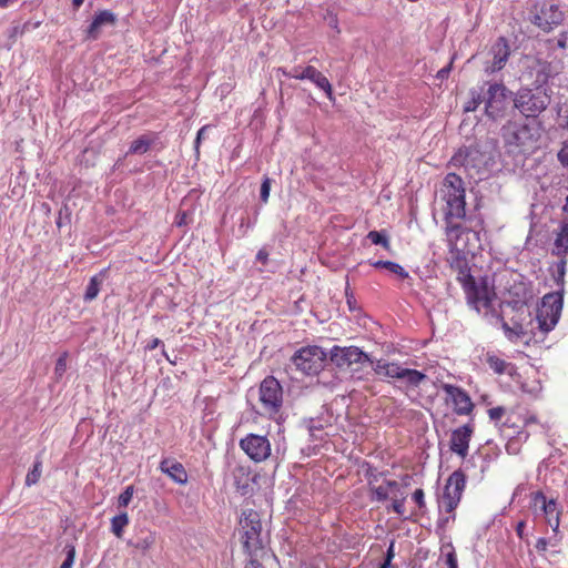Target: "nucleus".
Returning a JSON list of instances; mask_svg holds the SVG:
<instances>
[{
    "label": "nucleus",
    "instance_id": "5701e85b",
    "mask_svg": "<svg viewBox=\"0 0 568 568\" xmlns=\"http://www.w3.org/2000/svg\"><path fill=\"white\" fill-rule=\"evenodd\" d=\"M551 254L558 257L568 255V219L561 223L560 230L556 234Z\"/></svg>",
    "mask_w": 568,
    "mask_h": 568
},
{
    "label": "nucleus",
    "instance_id": "2eb2a0df",
    "mask_svg": "<svg viewBox=\"0 0 568 568\" xmlns=\"http://www.w3.org/2000/svg\"><path fill=\"white\" fill-rule=\"evenodd\" d=\"M534 507H539L546 518L547 524L552 528L554 531L558 530L560 510L555 499L547 500L542 491H536L532 494Z\"/></svg>",
    "mask_w": 568,
    "mask_h": 568
},
{
    "label": "nucleus",
    "instance_id": "72a5a7b5",
    "mask_svg": "<svg viewBox=\"0 0 568 568\" xmlns=\"http://www.w3.org/2000/svg\"><path fill=\"white\" fill-rule=\"evenodd\" d=\"M41 466H42L41 460H39L37 458V460L33 464V468L27 474V477H26L27 486L36 485L39 481V479L41 477Z\"/></svg>",
    "mask_w": 568,
    "mask_h": 568
},
{
    "label": "nucleus",
    "instance_id": "f704fd0d",
    "mask_svg": "<svg viewBox=\"0 0 568 568\" xmlns=\"http://www.w3.org/2000/svg\"><path fill=\"white\" fill-rule=\"evenodd\" d=\"M487 363L489 367L497 374H504L508 366V364L504 359L494 355L487 357Z\"/></svg>",
    "mask_w": 568,
    "mask_h": 568
},
{
    "label": "nucleus",
    "instance_id": "1a4fd4ad",
    "mask_svg": "<svg viewBox=\"0 0 568 568\" xmlns=\"http://www.w3.org/2000/svg\"><path fill=\"white\" fill-rule=\"evenodd\" d=\"M509 91L504 84L491 83L487 91H484L485 113L488 118L497 120L501 118L507 109Z\"/></svg>",
    "mask_w": 568,
    "mask_h": 568
},
{
    "label": "nucleus",
    "instance_id": "f8f14e48",
    "mask_svg": "<svg viewBox=\"0 0 568 568\" xmlns=\"http://www.w3.org/2000/svg\"><path fill=\"white\" fill-rule=\"evenodd\" d=\"M564 20V12L557 4L542 2L535 7L531 22L545 32L551 31Z\"/></svg>",
    "mask_w": 568,
    "mask_h": 568
},
{
    "label": "nucleus",
    "instance_id": "e433bc0d",
    "mask_svg": "<svg viewBox=\"0 0 568 568\" xmlns=\"http://www.w3.org/2000/svg\"><path fill=\"white\" fill-rule=\"evenodd\" d=\"M442 550H448L446 552V565L448 566V568H458L457 557L453 544L448 542L444 545Z\"/></svg>",
    "mask_w": 568,
    "mask_h": 568
},
{
    "label": "nucleus",
    "instance_id": "6e6552de",
    "mask_svg": "<svg viewBox=\"0 0 568 568\" xmlns=\"http://www.w3.org/2000/svg\"><path fill=\"white\" fill-rule=\"evenodd\" d=\"M464 288L466 293L467 303L476 310L478 313L485 310L487 313L491 307V296L495 295L490 291L486 280H483L479 284L476 283L471 275H468L464 282Z\"/></svg>",
    "mask_w": 568,
    "mask_h": 568
},
{
    "label": "nucleus",
    "instance_id": "a19ab883",
    "mask_svg": "<svg viewBox=\"0 0 568 568\" xmlns=\"http://www.w3.org/2000/svg\"><path fill=\"white\" fill-rule=\"evenodd\" d=\"M270 191H271V179L265 176L261 184V191H260V199L263 203H266L268 201Z\"/></svg>",
    "mask_w": 568,
    "mask_h": 568
},
{
    "label": "nucleus",
    "instance_id": "bb28decb",
    "mask_svg": "<svg viewBox=\"0 0 568 568\" xmlns=\"http://www.w3.org/2000/svg\"><path fill=\"white\" fill-rule=\"evenodd\" d=\"M106 273L108 270H102L98 275L91 277L90 283L87 286L84 293V301L91 302L98 296L100 292V286L103 282V278L106 276Z\"/></svg>",
    "mask_w": 568,
    "mask_h": 568
},
{
    "label": "nucleus",
    "instance_id": "2f4dec72",
    "mask_svg": "<svg viewBox=\"0 0 568 568\" xmlns=\"http://www.w3.org/2000/svg\"><path fill=\"white\" fill-rule=\"evenodd\" d=\"M129 524V517L126 513H122L118 516H114L111 520V529L112 532L118 537L121 538L123 535L124 527Z\"/></svg>",
    "mask_w": 568,
    "mask_h": 568
},
{
    "label": "nucleus",
    "instance_id": "49530a36",
    "mask_svg": "<svg viewBox=\"0 0 568 568\" xmlns=\"http://www.w3.org/2000/svg\"><path fill=\"white\" fill-rule=\"evenodd\" d=\"M404 500L405 498H400V499H396L394 498L393 499V504H392V508L395 513H397L398 515L403 516L404 515Z\"/></svg>",
    "mask_w": 568,
    "mask_h": 568
},
{
    "label": "nucleus",
    "instance_id": "a211bd4d",
    "mask_svg": "<svg viewBox=\"0 0 568 568\" xmlns=\"http://www.w3.org/2000/svg\"><path fill=\"white\" fill-rule=\"evenodd\" d=\"M473 427L466 424L452 433L450 449L452 452L465 457L468 454L469 442L473 435Z\"/></svg>",
    "mask_w": 568,
    "mask_h": 568
},
{
    "label": "nucleus",
    "instance_id": "f03ea898",
    "mask_svg": "<svg viewBox=\"0 0 568 568\" xmlns=\"http://www.w3.org/2000/svg\"><path fill=\"white\" fill-rule=\"evenodd\" d=\"M449 163L456 168H464L470 179L481 180L493 165L494 158L485 145L475 143L459 148Z\"/></svg>",
    "mask_w": 568,
    "mask_h": 568
},
{
    "label": "nucleus",
    "instance_id": "412c9836",
    "mask_svg": "<svg viewBox=\"0 0 568 568\" xmlns=\"http://www.w3.org/2000/svg\"><path fill=\"white\" fill-rule=\"evenodd\" d=\"M160 469L178 484L183 485L187 483V473L184 466L176 460L163 459L160 464Z\"/></svg>",
    "mask_w": 568,
    "mask_h": 568
},
{
    "label": "nucleus",
    "instance_id": "774afa93",
    "mask_svg": "<svg viewBox=\"0 0 568 568\" xmlns=\"http://www.w3.org/2000/svg\"><path fill=\"white\" fill-rule=\"evenodd\" d=\"M562 210H564L565 212H568V196L566 197V203H565V205H564Z\"/></svg>",
    "mask_w": 568,
    "mask_h": 568
},
{
    "label": "nucleus",
    "instance_id": "9b49d317",
    "mask_svg": "<svg viewBox=\"0 0 568 568\" xmlns=\"http://www.w3.org/2000/svg\"><path fill=\"white\" fill-rule=\"evenodd\" d=\"M331 361L339 368H348L353 364H368L369 366L374 364V361L369 357V355L356 346H334L331 349Z\"/></svg>",
    "mask_w": 568,
    "mask_h": 568
},
{
    "label": "nucleus",
    "instance_id": "0eeeda50",
    "mask_svg": "<svg viewBox=\"0 0 568 568\" xmlns=\"http://www.w3.org/2000/svg\"><path fill=\"white\" fill-rule=\"evenodd\" d=\"M327 354L320 346L302 347L292 356L296 369L305 375H315L321 372Z\"/></svg>",
    "mask_w": 568,
    "mask_h": 568
},
{
    "label": "nucleus",
    "instance_id": "9d476101",
    "mask_svg": "<svg viewBox=\"0 0 568 568\" xmlns=\"http://www.w3.org/2000/svg\"><path fill=\"white\" fill-rule=\"evenodd\" d=\"M465 485L466 476L460 469L455 470L448 477L440 501L442 507H444L447 513H453L458 506Z\"/></svg>",
    "mask_w": 568,
    "mask_h": 568
},
{
    "label": "nucleus",
    "instance_id": "6e6d98bb",
    "mask_svg": "<svg viewBox=\"0 0 568 568\" xmlns=\"http://www.w3.org/2000/svg\"><path fill=\"white\" fill-rule=\"evenodd\" d=\"M525 527H526L525 521H519V523L517 524V526H516V532H517V535H518L520 538H523V534H524V529H525Z\"/></svg>",
    "mask_w": 568,
    "mask_h": 568
},
{
    "label": "nucleus",
    "instance_id": "cd10ccee",
    "mask_svg": "<svg viewBox=\"0 0 568 568\" xmlns=\"http://www.w3.org/2000/svg\"><path fill=\"white\" fill-rule=\"evenodd\" d=\"M234 477V486L236 487L237 491H240L242 495H246L250 489V474L243 468L237 467L233 471Z\"/></svg>",
    "mask_w": 568,
    "mask_h": 568
},
{
    "label": "nucleus",
    "instance_id": "423d86ee",
    "mask_svg": "<svg viewBox=\"0 0 568 568\" xmlns=\"http://www.w3.org/2000/svg\"><path fill=\"white\" fill-rule=\"evenodd\" d=\"M562 292L548 293L542 297L536 316L541 332L548 333L556 326L562 311Z\"/></svg>",
    "mask_w": 568,
    "mask_h": 568
},
{
    "label": "nucleus",
    "instance_id": "473e14b6",
    "mask_svg": "<svg viewBox=\"0 0 568 568\" xmlns=\"http://www.w3.org/2000/svg\"><path fill=\"white\" fill-rule=\"evenodd\" d=\"M560 260L556 263V275H554V280L559 287L557 292L564 293V285H565V275H566V265L567 260L566 257H559Z\"/></svg>",
    "mask_w": 568,
    "mask_h": 568
},
{
    "label": "nucleus",
    "instance_id": "5fc2aeb1",
    "mask_svg": "<svg viewBox=\"0 0 568 568\" xmlns=\"http://www.w3.org/2000/svg\"><path fill=\"white\" fill-rule=\"evenodd\" d=\"M160 344H162L161 339L159 338H153L148 345H146V348L149 351H152V349H155Z\"/></svg>",
    "mask_w": 568,
    "mask_h": 568
},
{
    "label": "nucleus",
    "instance_id": "20e7f679",
    "mask_svg": "<svg viewBox=\"0 0 568 568\" xmlns=\"http://www.w3.org/2000/svg\"><path fill=\"white\" fill-rule=\"evenodd\" d=\"M514 106L525 118H537L551 102V94L547 89L520 88L514 97Z\"/></svg>",
    "mask_w": 568,
    "mask_h": 568
},
{
    "label": "nucleus",
    "instance_id": "0e129e2a",
    "mask_svg": "<svg viewBox=\"0 0 568 568\" xmlns=\"http://www.w3.org/2000/svg\"><path fill=\"white\" fill-rule=\"evenodd\" d=\"M83 1H84V0H73V1H72V2H73V7H74L75 9L80 8V7L82 6Z\"/></svg>",
    "mask_w": 568,
    "mask_h": 568
},
{
    "label": "nucleus",
    "instance_id": "4c0bfd02",
    "mask_svg": "<svg viewBox=\"0 0 568 568\" xmlns=\"http://www.w3.org/2000/svg\"><path fill=\"white\" fill-rule=\"evenodd\" d=\"M63 550L65 552V559L60 568H72L75 558V547L68 544Z\"/></svg>",
    "mask_w": 568,
    "mask_h": 568
},
{
    "label": "nucleus",
    "instance_id": "ddd939ff",
    "mask_svg": "<svg viewBox=\"0 0 568 568\" xmlns=\"http://www.w3.org/2000/svg\"><path fill=\"white\" fill-rule=\"evenodd\" d=\"M282 386L272 376L266 377L260 387V399L264 409L274 414L277 413L282 406Z\"/></svg>",
    "mask_w": 568,
    "mask_h": 568
},
{
    "label": "nucleus",
    "instance_id": "13d9d810",
    "mask_svg": "<svg viewBox=\"0 0 568 568\" xmlns=\"http://www.w3.org/2000/svg\"><path fill=\"white\" fill-rule=\"evenodd\" d=\"M20 0H0V7L1 8H8L10 6H13L18 3Z\"/></svg>",
    "mask_w": 568,
    "mask_h": 568
},
{
    "label": "nucleus",
    "instance_id": "e2e57ef3",
    "mask_svg": "<svg viewBox=\"0 0 568 568\" xmlns=\"http://www.w3.org/2000/svg\"><path fill=\"white\" fill-rule=\"evenodd\" d=\"M448 521H449V518H448V517H446V518H440V519H439V521H438V526H439L440 528H444V527L447 525V523H448Z\"/></svg>",
    "mask_w": 568,
    "mask_h": 568
},
{
    "label": "nucleus",
    "instance_id": "69168bd1",
    "mask_svg": "<svg viewBox=\"0 0 568 568\" xmlns=\"http://www.w3.org/2000/svg\"><path fill=\"white\" fill-rule=\"evenodd\" d=\"M379 568H390V561H388V559L385 558V561L381 565Z\"/></svg>",
    "mask_w": 568,
    "mask_h": 568
},
{
    "label": "nucleus",
    "instance_id": "603ef678",
    "mask_svg": "<svg viewBox=\"0 0 568 568\" xmlns=\"http://www.w3.org/2000/svg\"><path fill=\"white\" fill-rule=\"evenodd\" d=\"M503 328L506 331V332H515L516 334H520L523 333V327L520 325H516L515 328H510L509 325L504 322L503 323Z\"/></svg>",
    "mask_w": 568,
    "mask_h": 568
},
{
    "label": "nucleus",
    "instance_id": "393cba45",
    "mask_svg": "<svg viewBox=\"0 0 568 568\" xmlns=\"http://www.w3.org/2000/svg\"><path fill=\"white\" fill-rule=\"evenodd\" d=\"M374 372L379 376H385L389 378H397L400 377V369L402 367L398 364L395 363H388L386 361L379 359L374 362L372 365Z\"/></svg>",
    "mask_w": 568,
    "mask_h": 568
},
{
    "label": "nucleus",
    "instance_id": "ea45409f",
    "mask_svg": "<svg viewBox=\"0 0 568 568\" xmlns=\"http://www.w3.org/2000/svg\"><path fill=\"white\" fill-rule=\"evenodd\" d=\"M67 371V354L64 353L63 355H61L57 363H55V367H54V375L57 376V378H61L63 376V374L65 373Z\"/></svg>",
    "mask_w": 568,
    "mask_h": 568
},
{
    "label": "nucleus",
    "instance_id": "58836bf2",
    "mask_svg": "<svg viewBox=\"0 0 568 568\" xmlns=\"http://www.w3.org/2000/svg\"><path fill=\"white\" fill-rule=\"evenodd\" d=\"M133 497V486H128L125 490L119 496V507H126Z\"/></svg>",
    "mask_w": 568,
    "mask_h": 568
},
{
    "label": "nucleus",
    "instance_id": "bf43d9fd",
    "mask_svg": "<svg viewBox=\"0 0 568 568\" xmlns=\"http://www.w3.org/2000/svg\"><path fill=\"white\" fill-rule=\"evenodd\" d=\"M283 73L287 77H293L296 79V75H301V72H300V68H294L291 72H285L283 71Z\"/></svg>",
    "mask_w": 568,
    "mask_h": 568
},
{
    "label": "nucleus",
    "instance_id": "052dcab7",
    "mask_svg": "<svg viewBox=\"0 0 568 568\" xmlns=\"http://www.w3.org/2000/svg\"><path fill=\"white\" fill-rule=\"evenodd\" d=\"M386 486L390 489H399V484L396 480H387Z\"/></svg>",
    "mask_w": 568,
    "mask_h": 568
},
{
    "label": "nucleus",
    "instance_id": "09e8293b",
    "mask_svg": "<svg viewBox=\"0 0 568 568\" xmlns=\"http://www.w3.org/2000/svg\"><path fill=\"white\" fill-rule=\"evenodd\" d=\"M206 129H207V125L202 126V128L199 130L197 134H196V139H195V151H196V153H197V154H199L200 143H201L202 139L204 138V133H205Z\"/></svg>",
    "mask_w": 568,
    "mask_h": 568
},
{
    "label": "nucleus",
    "instance_id": "7c9ffc66",
    "mask_svg": "<svg viewBox=\"0 0 568 568\" xmlns=\"http://www.w3.org/2000/svg\"><path fill=\"white\" fill-rule=\"evenodd\" d=\"M470 100L466 103L464 110L465 112H473L475 111L480 103L485 102L486 95H484V89L480 88L479 90L473 89L469 92Z\"/></svg>",
    "mask_w": 568,
    "mask_h": 568
},
{
    "label": "nucleus",
    "instance_id": "c85d7f7f",
    "mask_svg": "<svg viewBox=\"0 0 568 568\" xmlns=\"http://www.w3.org/2000/svg\"><path fill=\"white\" fill-rule=\"evenodd\" d=\"M399 379L405 381L408 385L418 386L420 382L426 379V375L416 369L403 368L400 369Z\"/></svg>",
    "mask_w": 568,
    "mask_h": 568
},
{
    "label": "nucleus",
    "instance_id": "c03bdc74",
    "mask_svg": "<svg viewBox=\"0 0 568 568\" xmlns=\"http://www.w3.org/2000/svg\"><path fill=\"white\" fill-rule=\"evenodd\" d=\"M506 413L505 407L498 406L488 410L489 418L491 420H499Z\"/></svg>",
    "mask_w": 568,
    "mask_h": 568
},
{
    "label": "nucleus",
    "instance_id": "6ab92c4d",
    "mask_svg": "<svg viewBox=\"0 0 568 568\" xmlns=\"http://www.w3.org/2000/svg\"><path fill=\"white\" fill-rule=\"evenodd\" d=\"M296 79L311 80L313 83H315L320 89H322L326 93V95L329 100H333V89H332L329 81L327 80V78L325 75H323L314 67L308 65L305 69H303L301 71V75H296Z\"/></svg>",
    "mask_w": 568,
    "mask_h": 568
},
{
    "label": "nucleus",
    "instance_id": "4d7b16f0",
    "mask_svg": "<svg viewBox=\"0 0 568 568\" xmlns=\"http://www.w3.org/2000/svg\"><path fill=\"white\" fill-rule=\"evenodd\" d=\"M394 556H395V554H394V541H392L389 547H388V549H387L386 558L388 559V561H392Z\"/></svg>",
    "mask_w": 568,
    "mask_h": 568
},
{
    "label": "nucleus",
    "instance_id": "4468645a",
    "mask_svg": "<svg viewBox=\"0 0 568 568\" xmlns=\"http://www.w3.org/2000/svg\"><path fill=\"white\" fill-rule=\"evenodd\" d=\"M240 447L254 462H263L271 455V444L265 436L250 434L241 439Z\"/></svg>",
    "mask_w": 568,
    "mask_h": 568
},
{
    "label": "nucleus",
    "instance_id": "c9c22d12",
    "mask_svg": "<svg viewBox=\"0 0 568 568\" xmlns=\"http://www.w3.org/2000/svg\"><path fill=\"white\" fill-rule=\"evenodd\" d=\"M367 239L375 245H382L386 250L389 248V241L383 232L371 231L367 234Z\"/></svg>",
    "mask_w": 568,
    "mask_h": 568
},
{
    "label": "nucleus",
    "instance_id": "3c124183",
    "mask_svg": "<svg viewBox=\"0 0 568 568\" xmlns=\"http://www.w3.org/2000/svg\"><path fill=\"white\" fill-rule=\"evenodd\" d=\"M268 253L265 250H260L256 254V260L262 264H265L267 261Z\"/></svg>",
    "mask_w": 568,
    "mask_h": 568
},
{
    "label": "nucleus",
    "instance_id": "7ed1b4c3",
    "mask_svg": "<svg viewBox=\"0 0 568 568\" xmlns=\"http://www.w3.org/2000/svg\"><path fill=\"white\" fill-rule=\"evenodd\" d=\"M501 139L507 152L523 154L535 149L538 138L529 124L508 121L501 126Z\"/></svg>",
    "mask_w": 568,
    "mask_h": 568
},
{
    "label": "nucleus",
    "instance_id": "a878e982",
    "mask_svg": "<svg viewBox=\"0 0 568 568\" xmlns=\"http://www.w3.org/2000/svg\"><path fill=\"white\" fill-rule=\"evenodd\" d=\"M155 135H141L134 140L128 151V154H144L155 142Z\"/></svg>",
    "mask_w": 568,
    "mask_h": 568
},
{
    "label": "nucleus",
    "instance_id": "37998d69",
    "mask_svg": "<svg viewBox=\"0 0 568 568\" xmlns=\"http://www.w3.org/2000/svg\"><path fill=\"white\" fill-rule=\"evenodd\" d=\"M372 493H373V499H375L377 501H384L388 498V490H387V488H385L383 486L373 487Z\"/></svg>",
    "mask_w": 568,
    "mask_h": 568
},
{
    "label": "nucleus",
    "instance_id": "39448f33",
    "mask_svg": "<svg viewBox=\"0 0 568 568\" xmlns=\"http://www.w3.org/2000/svg\"><path fill=\"white\" fill-rule=\"evenodd\" d=\"M240 526L243 530V546L250 557L258 556L263 552V540L261 537L262 523L260 514L255 510H245L242 513Z\"/></svg>",
    "mask_w": 568,
    "mask_h": 568
},
{
    "label": "nucleus",
    "instance_id": "a18cd8bd",
    "mask_svg": "<svg viewBox=\"0 0 568 568\" xmlns=\"http://www.w3.org/2000/svg\"><path fill=\"white\" fill-rule=\"evenodd\" d=\"M413 499L418 505L419 508L425 507L424 501V490L418 488L413 493Z\"/></svg>",
    "mask_w": 568,
    "mask_h": 568
},
{
    "label": "nucleus",
    "instance_id": "79ce46f5",
    "mask_svg": "<svg viewBox=\"0 0 568 568\" xmlns=\"http://www.w3.org/2000/svg\"><path fill=\"white\" fill-rule=\"evenodd\" d=\"M557 158L562 166L568 168V139L564 141L562 146L557 154Z\"/></svg>",
    "mask_w": 568,
    "mask_h": 568
},
{
    "label": "nucleus",
    "instance_id": "aec40b11",
    "mask_svg": "<svg viewBox=\"0 0 568 568\" xmlns=\"http://www.w3.org/2000/svg\"><path fill=\"white\" fill-rule=\"evenodd\" d=\"M116 21L115 14L110 10H102L98 12L88 28V38L97 39L101 29L105 26H113Z\"/></svg>",
    "mask_w": 568,
    "mask_h": 568
},
{
    "label": "nucleus",
    "instance_id": "8fccbe9b",
    "mask_svg": "<svg viewBox=\"0 0 568 568\" xmlns=\"http://www.w3.org/2000/svg\"><path fill=\"white\" fill-rule=\"evenodd\" d=\"M257 557L258 556L251 557L244 568H264V566L258 561Z\"/></svg>",
    "mask_w": 568,
    "mask_h": 568
},
{
    "label": "nucleus",
    "instance_id": "680f3d73",
    "mask_svg": "<svg viewBox=\"0 0 568 568\" xmlns=\"http://www.w3.org/2000/svg\"><path fill=\"white\" fill-rule=\"evenodd\" d=\"M328 24H329L332 28H334V29H336V28H337V18H336V16H331V17H329Z\"/></svg>",
    "mask_w": 568,
    "mask_h": 568
},
{
    "label": "nucleus",
    "instance_id": "b1692460",
    "mask_svg": "<svg viewBox=\"0 0 568 568\" xmlns=\"http://www.w3.org/2000/svg\"><path fill=\"white\" fill-rule=\"evenodd\" d=\"M155 540L156 537L153 531L142 529L134 538L129 540V545L144 554L155 544Z\"/></svg>",
    "mask_w": 568,
    "mask_h": 568
},
{
    "label": "nucleus",
    "instance_id": "c756f323",
    "mask_svg": "<svg viewBox=\"0 0 568 568\" xmlns=\"http://www.w3.org/2000/svg\"><path fill=\"white\" fill-rule=\"evenodd\" d=\"M372 265L376 268H386L393 274L398 275L400 278H407L408 273L397 263L392 261H376L372 263Z\"/></svg>",
    "mask_w": 568,
    "mask_h": 568
},
{
    "label": "nucleus",
    "instance_id": "4be33fe9",
    "mask_svg": "<svg viewBox=\"0 0 568 568\" xmlns=\"http://www.w3.org/2000/svg\"><path fill=\"white\" fill-rule=\"evenodd\" d=\"M531 70L535 72V87L538 89H546L545 85L554 75V68L551 63L545 60L536 59L531 65Z\"/></svg>",
    "mask_w": 568,
    "mask_h": 568
},
{
    "label": "nucleus",
    "instance_id": "f3484780",
    "mask_svg": "<svg viewBox=\"0 0 568 568\" xmlns=\"http://www.w3.org/2000/svg\"><path fill=\"white\" fill-rule=\"evenodd\" d=\"M443 389L452 398L454 410L457 415H468L471 413L474 404L464 389L450 384H444Z\"/></svg>",
    "mask_w": 568,
    "mask_h": 568
},
{
    "label": "nucleus",
    "instance_id": "338daca9",
    "mask_svg": "<svg viewBox=\"0 0 568 568\" xmlns=\"http://www.w3.org/2000/svg\"><path fill=\"white\" fill-rule=\"evenodd\" d=\"M320 429H321V426H318V427L317 426H311L310 427V432H311L312 435H314L313 434L314 430H320Z\"/></svg>",
    "mask_w": 568,
    "mask_h": 568
},
{
    "label": "nucleus",
    "instance_id": "dca6fc26",
    "mask_svg": "<svg viewBox=\"0 0 568 568\" xmlns=\"http://www.w3.org/2000/svg\"><path fill=\"white\" fill-rule=\"evenodd\" d=\"M489 54L493 55V60L491 62H486L485 71L493 73L501 70L510 54L507 40L504 37L498 38V40L491 45Z\"/></svg>",
    "mask_w": 568,
    "mask_h": 568
},
{
    "label": "nucleus",
    "instance_id": "f257e3e1",
    "mask_svg": "<svg viewBox=\"0 0 568 568\" xmlns=\"http://www.w3.org/2000/svg\"><path fill=\"white\" fill-rule=\"evenodd\" d=\"M440 192L446 202V234L450 242H457L462 233L468 230L462 223L466 217L465 187L462 178L455 173H448L443 181Z\"/></svg>",
    "mask_w": 568,
    "mask_h": 568
},
{
    "label": "nucleus",
    "instance_id": "de8ad7c7",
    "mask_svg": "<svg viewBox=\"0 0 568 568\" xmlns=\"http://www.w3.org/2000/svg\"><path fill=\"white\" fill-rule=\"evenodd\" d=\"M548 544H549L548 539L541 537L537 540L535 548L537 549V551L539 554H544L547 550Z\"/></svg>",
    "mask_w": 568,
    "mask_h": 568
},
{
    "label": "nucleus",
    "instance_id": "864d4df0",
    "mask_svg": "<svg viewBox=\"0 0 568 568\" xmlns=\"http://www.w3.org/2000/svg\"><path fill=\"white\" fill-rule=\"evenodd\" d=\"M449 71H450V65L440 69L437 72V78L440 79V80L446 79L448 77V74H449Z\"/></svg>",
    "mask_w": 568,
    "mask_h": 568
}]
</instances>
